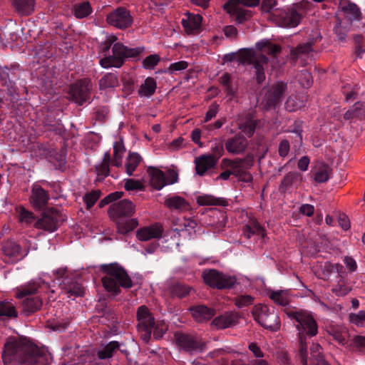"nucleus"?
<instances>
[{"mask_svg":"<svg viewBox=\"0 0 365 365\" xmlns=\"http://www.w3.org/2000/svg\"><path fill=\"white\" fill-rule=\"evenodd\" d=\"M68 322H61L60 321H47L46 327L50 331L61 332L66 329Z\"/></svg>","mask_w":365,"mask_h":365,"instance_id":"obj_58","label":"nucleus"},{"mask_svg":"<svg viewBox=\"0 0 365 365\" xmlns=\"http://www.w3.org/2000/svg\"><path fill=\"white\" fill-rule=\"evenodd\" d=\"M186 18L182 19V25L189 34H197L201 30L202 17L200 14H185Z\"/></svg>","mask_w":365,"mask_h":365,"instance_id":"obj_25","label":"nucleus"},{"mask_svg":"<svg viewBox=\"0 0 365 365\" xmlns=\"http://www.w3.org/2000/svg\"><path fill=\"white\" fill-rule=\"evenodd\" d=\"M237 322V321H212L210 326L212 330L225 329L235 326Z\"/></svg>","mask_w":365,"mask_h":365,"instance_id":"obj_62","label":"nucleus"},{"mask_svg":"<svg viewBox=\"0 0 365 365\" xmlns=\"http://www.w3.org/2000/svg\"><path fill=\"white\" fill-rule=\"evenodd\" d=\"M0 317H18L16 303L13 300H0Z\"/></svg>","mask_w":365,"mask_h":365,"instance_id":"obj_40","label":"nucleus"},{"mask_svg":"<svg viewBox=\"0 0 365 365\" xmlns=\"http://www.w3.org/2000/svg\"><path fill=\"white\" fill-rule=\"evenodd\" d=\"M1 250L4 256V260L7 263H16L24 257L21 246L12 240L5 242Z\"/></svg>","mask_w":365,"mask_h":365,"instance_id":"obj_20","label":"nucleus"},{"mask_svg":"<svg viewBox=\"0 0 365 365\" xmlns=\"http://www.w3.org/2000/svg\"><path fill=\"white\" fill-rule=\"evenodd\" d=\"M138 326L145 331V335L150 336L153 332L156 339L161 338L168 329L164 321H140Z\"/></svg>","mask_w":365,"mask_h":365,"instance_id":"obj_22","label":"nucleus"},{"mask_svg":"<svg viewBox=\"0 0 365 365\" xmlns=\"http://www.w3.org/2000/svg\"><path fill=\"white\" fill-rule=\"evenodd\" d=\"M192 316L195 319H212L216 314L215 310L203 304L193 306L190 308Z\"/></svg>","mask_w":365,"mask_h":365,"instance_id":"obj_32","label":"nucleus"},{"mask_svg":"<svg viewBox=\"0 0 365 365\" xmlns=\"http://www.w3.org/2000/svg\"><path fill=\"white\" fill-rule=\"evenodd\" d=\"M345 120L365 118V103L356 102L344 115Z\"/></svg>","mask_w":365,"mask_h":365,"instance_id":"obj_39","label":"nucleus"},{"mask_svg":"<svg viewBox=\"0 0 365 365\" xmlns=\"http://www.w3.org/2000/svg\"><path fill=\"white\" fill-rule=\"evenodd\" d=\"M334 34L340 41H345L347 33L349 31V26H343L339 21L334 27Z\"/></svg>","mask_w":365,"mask_h":365,"instance_id":"obj_61","label":"nucleus"},{"mask_svg":"<svg viewBox=\"0 0 365 365\" xmlns=\"http://www.w3.org/2000/svg\"><path fill=\"white\" fill-rule=\"evenodd\" d=\"M41 287V281L31 280L24 284H22L16 288V298H24L26 296L34 294L38 292V289Z\"/></svg>","mask_w":365,"mask_h":365,"instance_id":"obj_30","label":"nucleus"},{"mask_svg":"<svg viewBox=\"0 0 365 365\" xmlns=\"http://www.w3.org/2000/svg\"><path fill=\"white\" fill-rule=\"evenodd\" d=\"M159 61L160 57L158 55H150L143 60V65L145 68L152 69L158 63Z\"/></svg>","mask_w":365,"mask_h":365,"instance_id":"obj_64","label":"nucleus"},{"mask_svg":"<svg viewBox=\"0 0 365 365\" xmlns=\"http://www.w3.org/2000/svg\"><path fill=\"white\" fill-rule=\"evenodd\" d=\"M115 39V36L109 37L101 44V51L104 58L100 60V64L105 68H120L126 58H137L144 51L143 47L130 48L122 43L117 42L113 44L112 53H110L109 50Z\"/></svg>","mask_w":365,"mask_h":365,"instance_id":"obj_2","label":"nucleus"},{"mask_svg":"<svg viewBox=\"0 0 365 365\" xmlns=\"http://www.w3.org/2000/svg\"><path fill=\"white\" fill-rule=\"evenodd\" d=\"M254 163L252 155H247L245 158H237L233 160L223 158L221 161V168H234V176L239 180L250 182L252 180V175L247 171Z\"/></svg>","mask_w":365,"mask_h":365,"instance_id":"obj_6","label":"nucleus"},{"mask_svg":"<svg viewBox=\"0 0 365 365\" xmlns=\"http://www.w3.org/2000/svg\"><path fill=\"white\" fill-rule=\"evenodd\" d=\"M174 339L178 347L189 353L202 352L205 349V342L197 337L182 332H175Z\"/></svg>","mask_w":365,"mask_h":365,"instance_id":"obj_13","label":"nucleus"},{"mask_svg":"<svg viewBox=\"0 0 365 365\" xmlns=\"http://www.w3.org/2000/svg\"><path fill=\"white\" fill-rule=\"evenodd\" d=\"M202 278L207 285L217 289H230L236 283L235 277L225 274L214 269L204 270Z\"/></svg>","mask_w":365,"mask_h":365,"instance_id":"obj_10","label":"nucleus"},{"mask_svg":"<svg viewBox=\"0 0 365 365\" xmlns=\"http://www.w3.org/2000/svg\"><path fill=\"white\" fill-rule=\"evenodd\" d=\"M165 205L170 210H187L188 207V203L186 200L178 195L166 198Z\"/></svg>","mask_w":365,"mask_h":365,"instance_id":"obj_44","label":"nucleus"},{"mask_svg":"<svg viewBox=\"0 0 365 365\" xmlns=\"http://www.w3.org/2000/svg\"><path fill=\"white\" fill-rule=\"evenodd\" d=\"M211 150L212 153L209 155L212 157V158L216 159V161L217 162L224 153L222 143L220 140H215L211 145Z\"/></svg>","mask_w":365,"mask_h":365,"instance_id":"obj_57","label":"nucleus"},{"mask_svg":"<svg viewBox=\"0 0 365 365\" xmlns=\"http://www.w3.org/2000/svg\"><path fill=\"white\" fill-rule=\"evenodd\" d=\"M322 346L318 344H313L311 347V364L312 365H329L324 359L322 353Z\"/></svg>","mask_w":365,"mask_h":365,"instance_id":"obj_47","label":"nucleus"},{"mask_svg":"<svg viewBox=\"0 0 365 365\" xmlns=\"http://www.w3.org/2000/svg\"><path fill=\"white\" fill-rule=\"evenodd\" d=\"M224 9L237 24H242L252 17V11L244 9L239 0H229L224 5Z\"/></svg>","mask_w":365,"mask_h":365,"instance_id":"obj_17","label":"nucleus"},{"mask_svg":"<svg viewBox=\"0 0 365 365\" xmlns=\"http://www.w3.org/2000/svg\"><path fill=\"white\" fill-rule=\"evenodd\" d=\"M321 39L322 36L319 34L316 33L315 36L309 39L307 42L299 44L295 48L291 50L289 54L291 60L296 61L303 55L308 54L312 51V46L315 42L319 41Z\"/></svg>","mask_w":365,"mask_h":365,"instance_id":"obj_23","label":"nucleus"},{"mask_svg":"<svg viewBox=\"0 0 365 365\" xmlns=\"http://www.w3.org/2000/svg\"><path fill=\"white\" fill-rule=\"evenodd\" d=\"M19 66L16 65L11 66V68L0 66L1 86L4 88V90L8 96L6 100L9 101L11 104L17 103L20 98L15 83L19 78Z\"/></svg>","mask_w":365,"mask_h":365,"instance_id":"obj_5","label":"nucleus"},{"mask_svg":"<svg viewBox=\"0 0 365 365\" xmlns=\"http://www.w3.org/2000/svg\"><path fill=\"white\" fill-rule=\"evenodd\" d=\"M98 84L101 90H107L118 86L119 82L116 74L108 73L99 80Z\"/></svg>","mask_w":365,"mask_h":365,"instance_id":"obj_45","label":"nucleus"},{"mask_svg":"<svg viewBox=\"0 0 365 365\" xmlns=\"http://www.w3.org/2000/svg\"><path fill=\"white\" fill-rule=\"evenodd\" d=\"M137 319H155L152 312L145 305H141L137 310Z\"/></svg>","mask_w":365,"mask_h":365,"instance_id":"obj_63","label":"nucleus"},{"mask_svg":"<svg viewBox=\"0 0 365 365\" xmlns=\"http://www.w3.org/2000/svg\"><path fill=\"white\" fill-rule=\"evenodd\" d=\"M256 47L259 50H262L264 52H266L267 53L273 56L277 54L281 51L280 46L276 44H273L272 42L267 40L262 41L260 42L257 43Z\"/></svg>","mask_w":365,"mask_h":365,"instance_id":"obj_52","label":"nucleus"},{"mask_svg":"<svg viewBox=\"0 0 365 365\" xmlns=\"http://www.w3.org/2000/svg\"><path fill=\"white\" fill-rule=\"evenodd\" d=\"M110 164V155L109 152L104 153L102 161L100 164L95 166L96 173L97 174L96 181H103L105 178L109 175Z\"/></svg>","mask_w":365,"mask_h":365,"instance_id":"obj_33","label":"nucleus"},{"mask_svg":"<svg viewBox=\"0 0 365 365\" xmlns=\"http://www.w3.org/2000/svg\"><path fill=\"white\" fill-rule=\"evenodd\" d=\"M331 168L326 164L320 165L314 173V180L319 183L327 182L330 177Z\"/></svg>","mask_w":365,"mask_h":365,"instance_id":"obj_51","label":"nucleus"},{"mask_svg":"<svg viewBox=\"0 0 365 365\" xmlns=\"http://www.w3.org/2000/svg\"><path fill=\"white\" fill-rule=\"evenodd\" d=\"M57 279H62L59 286L61 293L68 297H82L84 294V289L76 278V274L70 272L67 268H59L53 272Z\"/></svg>","mask_w":365,"mask_h":365,"instance_id":"obj_7","label":"nucleus"},{"mask_svg":"<svg viewBox=\"0 0 365 365\" xmlns=\"http://www.w3.org/2000/svg\"><path fill=\"white\" fill-rule=\"evenodd\" d=\"M276 21L279 26L282 27H295L302 20V14L294 8L280 11L275 14Z\"/></svg>","mask_w":365,"mask_h":365,"instance_id":"obj_18","label":"nucleus"},{"mask_svg":"<svg viewBox=\"0 0 365 365\" xmlns=\"http://www.w3.org/2000/svg\"><path fill=\"white\" fill-rule=\"evenodd\" d=\"M49 195L46 190L39 185H34L32 189L30 202L35 209H43L46 206Z\"/></svg>","mask_w":365,"mask_h":365,"instance_id":"obj_24","label":"nucleus"},{"mask_svg":"<svg viewBox=\"0 0 365 365\" xmlns=\"http://www.w3.org/2000/svg\"><path fill=\"white\" fill-rule=\"evenodd\" d=\"M148 173L150 178V183L155 189L160 190L166 185L165 175L163 171L156 168H149Z\"/></svg>","mask_w":365,"mask_h":365,"instance_id":"obj_34","label":"nucleus"},{"mask_svg":"<svg viewBox=\"0 0 365 365\" xmlns=\"http://www.w3.org/2000/svg\"><path fill=\"white\" fill-rule=\"evenodd\" d=\"M242 234L247 239H250L254 235L264 237L266 235L264 228L256 219H251L243 227Z\"/></svg>","mask_w":365,"mask_h":365,"instance_id":"obj_29","label":"nucleus"},{"mask_svg":"<svg viewBox=\"0 0 365 365\" xmlns=\"http://www.w3.org/2000/svg\"><path fill=\"white\" fill-rule=\"evenodd\" d=\"M42 304V299L38 297H27L22 302V312L25 317H29L38 311Z\"/></svg>","mask_w":365,"mask_h":365,"instance_id":"obj_31","label":"nucleus"},{"mask_svg":"<svg viewBox=\"0 0 365 365\" xmlns=\"http://www.w3.org/2000/svg\"><path fill=\"white\" fill-rule=\"evenodd\" d=\"M91 12V7L88 2H83L76 4L74 7V15L78 19L84 18L89 15Z\"/></svg>","mask_w":365,"mask_h":365,"instance_id":"obj_53","label":"nucleus"},{"mask_svg":"<svg viewBox=\"0 0 365 365\" xmlns=\"http://www.w3.org/2000/svg\"><path fill=\"white\" fill-rule=\"evenodd\" d=\"M267 295L274 303L286 307L290 302V295L287 290H269Z\"/></svg>","mask_w":365,"mask_h":365,"instance_id":"obj_38","label":"nucleus"},{"mask_svg":"<svg viewBox=\"0 0 365 365\" xmlns=\"http://www.w3.org/2000/svg\"><path fill=\"white\" fill-rule=\"evenodd\" d=\"M254 319H264L269 317V308L267 305L258 304L252 311Z\"/></svg>","mask_w":365,"mask_h":365,"instance_id":"obj_54","label":"nucleus"},{"mask_svg":"<svg viewBox=\"0 0 365 365\" xmlns=\"http://www.w3.org/2000/svg\"><path fill=\"white\" fill-rule=\"evenodd\" d=\"M327 332L340 344L344 345L346 343L348 331L346 327H336L333 325H330L327 327Z\"/></svg>","mask_w":365,"mask_h":365,"instance_id":"obj_42","label":"nucleus"},{"mask_svg":"<svg viewBox=\"0 0 365 365\" xmlns=\"http://www.w3.org/2000/svg\"><path fill=\"white\" fill-rule=\"evenodd\" d=\"M287 89V83L278 81L272 85L264 96V103L267 109L274 108L282 102L284 94Z\"/></svg>","mask_w":365,"mask_h":365,"instance_id":"obj_15","label":"nucleus"},{"mask_svg":"<svg viewBox=\"0 0 365 365\" xmlns=\"http://www.w3.org/2000/svg\"><path fill=\"white\" fill-rule=\"evenodd\" d=\"M288 317L292 319H314V317L310 312L296 307L287 308L284 309Z\"/></svg>","mask_w":365,"mask_h":365,"instance_id":"obj_46","label":"nucleus"},{"mask_svg":"<svg viewBox=\"0 0 365 365\" xmlns=\"http://www.w3.org/2000/svg\"><path fill=\"white\" fill-rule=\"evenodd\" d=\"M108 23L116 28L125 29L133 24L130 11L123 7H118L107 16Z\"/></svg>","mask_w":365,"mask_h":365,"instance_id":"obj_16","label":"nucleus"},{"mask_svg":"<svg viewBox=\"0 0 365 365\" xmlns=\"http://www.w3.org/2000/svg\"><path fill=\"white\" fill-rule=\"evenodd\" d=\"M164 229L162 225L155 223L138 229L136 232V237L140 241H148L152 239H160L162 237Z\"/></svg>","mask_w":365,"mask_h":365,"instance_id":"obj_21","label":"nucleus"},{"mask_svg":"<svg viewBox=\"0 0 365 365\" xmlns=\"http://www.w3.org/2000/svg\"><path fill=\"white\" fill-rule=\"evenodd\" d=\"M240 58L242 64L253 65L255 70L256 81L258 84L262 83L265 80L264 66L267 65L268 58L264 54H255L252 49L240 51Z\"/></svg>","mask_w":365,"mask_h":365,"instance_id":"obj_8","label":"nucleus"},{"mask_svg":"<svg viewBox=\"0 0 365 365\" xmlns=\"http://www.w3.org/2000/svg\"><path fill=\"white\" fill-rule=\"evenodd\" d=\"M1 356L4 365H48L44 351L26 337L8 338Z\"/></svg>","mask_w":365,"mask_h":365,"instance_id":"obj_1","label":"nucleus"},{"mask_svg":"<svg viewBox=\"0 0 365 365\" xmlns=\"http://www.w3.org/2000/svg\"><path fill=\"white\" fill-rule=\"evenodd\" d=\"M195 171L200 176H203L207 170L217 165L216 159L207 155H202L195 159Z\"/></svg>","mask_w":365,"mask_h":365,"instance_id":"obj_26","label":"nucleus"},{"mask_svg":"<svg viewBox=\"0 0 365 365\" xmlns=\"http://www.w3.org/2000/svg\"><path fill=\"white\" fill-rule=\"evenodd\" d=\"M141 160L140 155L137 153L129 154L125 163V171L128 175L131 176L133 175Z\"/></svg>","mask_w":365,"mask_h":365,"instance_id":"obj_50","label":"nucleus"},{"mask_svg":"<svg viewBox=\"0 0 365 365\" xmlns=\"http://www.w3.org/2000/svg\"><path fill=\"white\" fill-rule=\"evenodd\" d=\"M101 194L100 190H93L92 192L87 193L84 197V202L86 204L87 209H90L94 205L96 201L98 200Z\"/></svg>","mask_w":365,"mask_h":365,"instance_id":"obj_60","label":"nucleus"},{"mask_svg":"<svg viewBox=\"0 0 365 365\" xmlns=\"http://www.w3.org/2000/svg\"><path fill=\"white\" fill-rule=\"evenodd\" d=\"M18 215L19 219L21 222L30 224L35 219L33 212L26 210L24 207H20L18 209Z\"/></svg>","mask_w":365,"mask_h":365,"instance_id":"obj_59","label":"nucleus"},{"mask_svg":"<svg viewBox=\"0 0 365 365\" xmlns=\"http://www.w3.org/2000/svg\"><path fill=\"white\" fill-rule=\"evenodd\" d=\"M339 7L345 14L351 15V20L359 21L361 19L359 7L349 0H340Z\"/></svg>","mask_w":365,"mask_h":365,"instance_id":"obj_36","label":"nucleus"},{"mask_svg":"<svg viewBox=\"0 0 365 365\" xmlns=\"http://www.w3.org/2000/svg\"><path fill=\"white\" fill-rule=\"evenodd\" d=\"M326 270L329 273H336V283L332 286L331 292L337 297H344L347 295L352 289L351 287L346 279L347 272L343 265L339 263H327L325 264Z\"/></svg>","mask_w":365,"mask_h":365,"instance_id":"obj_11","label":"nucleus"},{"mask_svg":"<svg viewBox=\"0 0 365 365\" xmlns=\"http://www.w3.org/2000/svg\"><path fill=\"white\" fill-rule=\"evenodd\" d=\"M296 328L299 334V354L304 365L307 361V346L306 336H315L317 334L318 326L317 321H297Z\"/></svg>","mask_w":365,"mask_h":365,"instance_id":"obj_9","label":"nucleus"},{"mask_svg":"<svg viewBox=\"0 0 365 365\" xmlns=\"http://www.w3.org/2000/svg\"><path fill=\"white\" fill-rule=\"evenodd\" d=\"M12 5L21 16H29L34 11L35 0H14Z\"/></svg>","mask_w":365,"mask_h":365,"instance_id":"obj_37","label":"nucleus"},{"mask_svg":"<svg viewBox=\"0 0 365 365\" xmlns=\"http://www.w3.org/2000/svg\"><path fill=\"white\" fill-rule=\"evenodd\" d=\"M157 87L156 81L153 78L148 77L141 84L138 89L140 96L150 97L155 92Z\"/></svg>","mask_w":365,"mask_h":365,"instance_id":"obj_41","label":"nucleus"},{"mask_svg":"<svg viewBox=\"0 0 365 365\" xmlns=\"http://www.w3.org/2000/svg\"><path fill=\"white\" fill-rule=\"evenodd\" d=\"M302 180V175L297 172H289L285 175L279 185L280 192H286L291 186H297Z\"/></svg>","mask_w":365,"mask_h":365,"instance_id":"obj_35","label":"nucleus"},{"mask_svg":"<svg viewBox=\"0 0 365 365\" xmlns=\"http://www.w3.org/2000/svg\"><path fill=\"white\" fill-rule=\"evenodd\" d=\"M134 212L135 205L128 200L113 203L108 210L109 217L116 225L118 232L122 235L133 231L138 225V220L131 218Z\"/></svg>","mask_w":365,"mask_h":365,"instance_id":"obj_3","label":"nucleus"},{"mask_svg":"<svg viewBox=\"0 0 365 365\" xmlns=\"http://www.w3.org/2000/svg\"><path fill=\"white\" fill-rule=\"evenodd\" d=\"M91 89V81L88 78H83L71 85L70 94L73 101L81 106L87 101L90 103Z\"/></svg>","mask_w":365,"mask_h":365,"instance_id":"obj_14","label":"nucleus"},{"mask_svg":"<svg viewBox=\"0 0 365 365\" xmlns=\"http://www.w3.org/2000/svg\"><path fill=\"white\" fill-rule=\"evenodd\" d=\"M96 310L101 314L98 317L109 318V319H116L117 317L112 312L111 309L104 302H100L96 305Z\"/></svg>","mask_w":365,"mask_h":365,"instance_id":"obj_56","label":"nucleus"},{"mask_svg":"<svg viewBox=\"0 0 365 365\" xmlns=\"http://www.w3.org/2000/svg\"><path fill=\"white\" fill-rule=\"evenodd\" d=\"M302 106V101H300L296 96H290L285 102V108L289 112L295 111Z\"/></svg>","mask_w":365,"mask_h":365,"instance_id":"obj_55","label":"nucleus"},{"mask_svg":"<svg viewBox=\"0 0 365 365\" xmlns=\"http://www.w3.org/2000/svg\"><path fill=\"white\" fill-rule=\"evenodd\" d=\"M191 289L192 288L187 285L177 282L170 286L169 292L172 297L181 299L187 296Z\"/></svg>","mask_w":365,"mask_h":365,"instance_id":"obj_48","label":"nucleus"},{"mask_svg":"<svg viewBox=\"0 0 365 365\" xmlns=\"http://www.w3.org/2000/svg\"><path fill=\"white\" fill-rule=\"evenodd\" d=\"M197 203L201 206L226 205L227 201L222 197H215L211 195H203L197 197Z\"/></svg>","mask_w":365,"mask_h":365,"instance_id":"obj_43","label":"nucleus"},{"mask_svg":"<svg viewBox=\"0 0 365 365\" xmlns=\"http://www.w3.org/2000/svg\"><path fill=\"white\" fill-rule=\"evenodd\" d=\"M249 142L241 133L227 139L225 143L226 150L232 155H242L247 149Z\"/></svg>","mask_w":365,"mask_h":365,"instance_id":"obj_19","label":"nucleus"},{"mask_svg":"<svg viewBox=\"0 0 365 365\" xmlns=\"http://www.w3.org/2000/svg\"><path fill=\"white\" fill-rule=\"evenodd\" d=\"M43 125L48 131L53 132L56 135H61L64 130L61 120L57 119L53 113H50L43 118Z\"/></svg>","mask_w":365,"mask_h":365,"instance_id":"obj_27","label":"nucleus"},{"mask_svg":"<svg viewBox=\"0 0 365 365\" xmlns=\"http://www.w3.org/2000/svg\"><path fill=\"white\" fill-rule=\"evenodd\" d=\"M120 344L116 341H112L104 346L97 352V356L100 359H110L113 356V353L119 349Z\"/></svg>","mask_w":365,"mask_h":365,"instance_id":"obj_49","label":"nucleus"},{"mask_svg":"<svg viewBox=\"0 0 365 365\" xmlns=\"http://www.w3.org/2000/svg\"><path fill=\"white\" fill-rule=\"evenodd\" d=\"M101 269L105 276L102 277L104 288L114 295L120 293V287L129 289L133 282L126 271L116 263L102 264Z\"/></svg>","mask_w":365,"mask_h":365,"instance_id":"obj_4","label":"nucleus"},{"mask_svg":"<svg viewBox=\"0 0 365 365\" xmlns=\"http://www.w3.org/2000/svg\"><path fill=\"white\" fill-rule=\"evenodd\" d=\"M64 220H66L65 215L61 213L58 210L50 208L42 213L41 217L36 221L34 227L37 229L53 232L58 229Z\"/></svg>","mask_w":365,"mask_h":365,"instance_id":"obj_12","label":"nucleus"},{"mask_svg":"<svg viewBox=\"0 0 365 365\" xmlns=\"http://www.w3.org/2000/svg\"><path fill=\"white\" fill-rule=\"evenodd\" d=\"M238 128L248 138H251L255 131L256 124L250 114L240 117L237 119Z\"/></svg>","mask_w":365,"mask_h":365,"instance_id":"obj_28","label":"nucleus"}]
</instances>
